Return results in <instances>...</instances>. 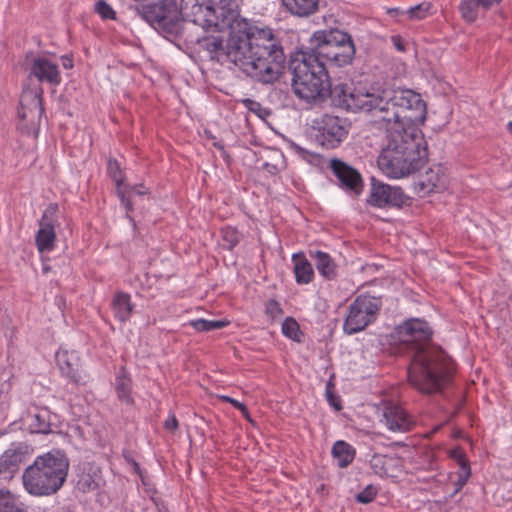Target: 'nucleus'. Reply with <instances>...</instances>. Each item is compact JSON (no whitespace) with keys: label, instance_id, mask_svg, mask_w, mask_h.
<instances>
[{"label":"nucleus","instance_id":"nucleus-14","mask_svg":"<svg viewBox=\"0 0 512 512\" xmlns=\"http://www.w3.org/2000/svg\"><path fill=\"white\" fill-rule=\"evenodd\" d=\"M39 229L35 235V245L40 253L50 252L55 248L57 241L56 228L60 226L59 208L51 203L43 211L38 222Z\"/></svg>","mask_w":512,"mask_h":512},{"label":"nucleus","instance_id":"nucleus-48","mask_svg":"<svg viewBox=\"0 0 512 512\" xmlns=\"http://www.w3.org/2000/svg\"><path fill=\"white\" fill-rule=\"evenodd\" d=\"M241 413L243 414V416L250 422H252L251 418H250V414L248 412V409L247 407L245 406V410H240Z\"/></svg>","mask_w":512,"mask_h":512},{"label":"nucleus","instance_id":"nucleus-54","mask_svg":"<svg viewBox=\"0 0 512 512\" xmlns=\"http://www.w3.org/2000/svg\"><path fill=\"white\" fill-rule=\"evenodd\" d=\"M465 481H466V480H463V481H462V480H459V483L465 484Z\"/></svg>","mask_w":512,"mask_h":512},{"label":"nucleus","instance_id":"nucleus-2","mask_svg":"<svg viewBox=\"0 0 512 512\" xmlns=\"http://www.w3.org/2000/svg\"><path fill=\"white\" fill-rule=\"evenodd\" d=\"M399 341L411 352L408 379L422 393L440 391L452 375L451 360L445 352L429 344L432 332L427 322L410 319L397 328Z\"/></svg>","mask_w":512,"mask_h":512},{"label":"nucleus","instance_id":"nucleus-49","mask_svg":"<svg viewBox=\"0 0 512 512\" xmlns=\"http://www.w3.org/2000/svg\"><path fill=\"white\" fill-rule=\"evenodd\" d=\"M63 66L68 69V68H71L73 65H72V61L70 59H67L66 61L63 62Z\"/></svg>","mask_w":512,"mask_h":512},{"label":"nucleus","instance_id":"nucleus-44","mask_svg":"<svg viewBox=\"0 0 512 512\" xmlns=\"http://www.w3.org/2000/svg\"><path fill=\"white\" fill-rule=\"evenodd\" d=\"M480 2L481 8L484 10L491 9L492 7L500 4L502 0H478Z\"/></svg>","mask_w":512,"mask_h":512},{"label":"nucleus","instance_id":"nucleus-31","mask_svg":"<svg viewBox=\"0 0 512 512\" xmlns=\"http://www.w3.org/2000/svg\"><path fill=\"white\" fill-rule=\"evenodd\" d=\"M229 324L227 320H206L196 319L191 320L189 325L192 326L198 332H208L212 330L222 329Z\"/></svg>","mask_w":512,"mask_h":512},{"label":"nucleus","instance_id":"nucleus-29","mask_svg":"<svg viewBox=\"0 0 512 512\" xmlns=\"http://www.w3.org/2000/svg\"><path fill=\"white\" fill-rule=\"evenodd\" d=\"M115 389L118 399L121 402L127 405H131L133 403V399L131 397V380L126 376L123 368L121 369V373L116 378Z\"/></svg>","mask_w":512,"mask_h":512},{"label":"nucleus","instance_id":"nucleus-9","mask_svg":"<svg viewBox=\"0 0 512 512\" xmlns=\"http://www.w3.org/2000/svg\"><path fill=\"white\" fill-rule=\"evenodd\" d=\"M135 10L139 17L154 28L171 34H178L181 30V13L176 0H160L138 5Z\"/></svg>","mask_w":512,"mask_h":512},{"label":"nucleus","instance_id":"nucleus-3","mask_svg":"<svg viewBox=\"0 0 512 512\" xmlns=\"http://www.w3.org/2000/svg\"><path fill=\"white\" fill-rule=\"evenodd\" d=\"M383 145L377 164L389 178L400 179L418 171L425 163L427 151L418 129H385Z\"/></svg>","mask_w":512,"mask_h":512},{"label":"nucleus","instance_id":"nucleus-25","mask_svg":"<svg viewBox=\"0 0 512 512\" xmlns=\"http://www.w3.org/2000/svg\"><path fill=\"white\" fill-rule=\"evenodd\" d=\"M284 6L294 15L303 17L314 13L318 0H282Z\"/></svg>","mask_w":512,"mask_h":512},{"label":"nucleus","instance_id":"nucleus-50","mask_svg":"<svg viewBox=\"0 0 512 512\" xmlns=\"http://www.w3.org/2000/svg\"><path fill=\"white\" fill-rule=\"evenodd\" d=\"M461 467H462L463 469H465V470H466L467 475H469V473H470V472H469V468H468L467 464H466L463 460L461 461Z\"/></svg>","mask_w":512,"mask_h":512},{"label":"nucleus","instance_id":"nucleus-33","mask_svg":"<svg viewBox=\"0 0 512 512\" xmlns=\"http://www.w3.org/2000/svg\"><path fill=\"white\" fill-rule=\"evenodd\" d=\"M431 8L430 2H422L406 10V15L410 20H422L431 13Z\"/></svg>","mask_w":512,"mask_h":512},{"label":"nucleus","instance_id":"nucleus-23","mask_svg":"<svg viewBox=\"0 0 512 512\" xmlns=\"http://www.w3.org/2000/svg\"><path fill=\"white\" fill-rule=\"evenodd\" d=\"M294 274L298 284H308L314 277L311 263L301 254L293 255Z\"/></svg>","mask_w":512,"mask_h":512},{"label":"nucleus","instance_id":"nucleus-6","mask_svg":"<svg viewBox=\"0 0 512 512\" xmlns=\"http://www.w3.org/2000/svg\"><path fill=\"white\" fill-rule=\"evenodd\" d=\"M292 72L294 93L306 101L325 98L328 92V73L325 65L319 60L312 61L303 49L297 52L289 62Z\"/></svg>","mask_w":512,"mask_h":512},{"label":"nucleus","instance_id":"nucleus-40","mask_svg":"<svg viewBox=\"0 0 512 512\" xmlns=\"http://www.w3.org/2000/svg\"><path fill=\"white\" fill-rule=\"evenodd\" d=\"M167 431L174 432L178 428V420L174 415L169 416L164 422Z\"/></svg>","mask_w":512,"mask_h":512},{"label":"nucleus","instance_id":"nucleus-16","mask_svg":"<svg viewBox=\"0 0 512 512\" xmlns=\"http://www.w3.org/2000/svg\"><path fill=\"white\" fill-rule=\"evenodd\" d=\"M56 363L61 374L74 384L85 385L87 383L88 377L81 368V360L76 351L59 349L56 353Z\"/></svg>","mask_w":512,"mask_h":512},{"label":"nucleus","instance_id":"nucleus-24","mask_svg":"<svg viewBox=\"0 0 512 512\" xmlns=\"http://www.w3.org/2000/svg\"><path fill=\"white\" fill-rule=\"evenodd\" d=\"M112 309L115 317L121 322L127 321L133 311L130 295L127 293H117L112 301Z\"/></svg>","mask_w":512,"mask_h":512},{"label":"nucleus","instance_id":"nucleus-17","mask_svg":"<svg viewBox=\"0 0 512 512\" xmlns=\"http://www.w3.org/2000/svg\"><path fill=\"white\" fill-rule=\"evenodd\" d=\"M330 168L339 180L341 187L353 192L355 195L361 193L363 181L356 169L338 159L330 161Z\"/></svg>","mask_w":512,"mask_h":512},{"label":"nucleus","instance_id":"nucleus-53","mask_svg":"<svg viewBox=\"0 0 512 512\" xmlns=\"http://www.w3.org/2000/svg\"><path fill=\"white\" fill-rule=\"evenodd\" d=\"M465 481H466V480H463V481H462V480H459V483L465 484Z\"/></svg>","mask_w":512,"mask_h":512},{"label":"nucleus","instance_id":"nucleus-38","mask_svg":"<svg viewBox=\"0 0 512 512\" xmlns=\"http://www.w3.org/2000/svg\"><path fill=\"white\" fill-rule=\"evenodd\" d=\"M376 495L377 489L372 485H368L363 491L356 495V500L360 503L367 504L372 502Z\"/></svg>","mask_w":512,"mask_h":512},{"label":"nucleus","instance_id":"nucleus-30","mask_svg":"<svg viewBox=\"0 0 512 512\" xmlns=\"http://www.w3.org/2000/svg\"><path fill=\"white\" fill-rule=\"evenodd\" d=\"M77 489L82 491L83 493L95 490L98 488V478L92 468H89L88 471L83 470L78 474L77 480Z\"/></svg>","mask_w":512,"mask_h":512},{"label":"nucleus","instance_id":"nucleus-11","mask_svg":"<svg viewBox=\"0 0 512 512\" xmlns=\"http://www.w3.org/2000/svg\"><path fill=\"white\" fill-rule=\"evenodd\" d=\"M380 307V299L369 295L358 296L350 305L344 323L345 332L354 334L363 330L375 319Z\"/></svg>","mask_w":512,"mask_h":512},{"label":"nucleus","instance_id":"nucleus-13","mask_svg":"<svg viewBox=\"0 0 512 512\" xmlns=\"http://www.w3.org/2000/svg\"><path fill=\"white\" fill-rule=\"evenodd\" d=\"M316 141L323 147H337L348 133L346 120L338 116L325 114L314 121Z\"/></svg>","mask_w":512,"mask_h":512},{"label":"nucleus","instance_id":"nucleus-4","mask_svg":"<svg viewBox=\"0 0 512 512\" xmlns=\"http://www.w3.org/2000/svg\"><path fill=\"white\" fill-rule=\"evenodd\" d=\"M371 101L370 113L384 129H416L414 126L426 119L425 102L420 94L410 89L372 93Z\"/></svg>","mask_w":512,"mask_h":512},{"label":"nucleus","instance_id":"nucleus-12","mask_svg":"<svg viewBox=\"0 0 512 512\" xmlns=\"http://www.w3.org/2000/svg\"><path fill=\"white\" fill-rule=\"evenodd\" d=\"M332 103L342 109L351 112L364 111L370 113L372 93L352 90L348 85L337 83L332 85L328 80L327 95Z\"/></svg>","mask_w":512,"mask_h":512},{"label":"nucleus","instance_id":"nucleus-8","mask_svg":"<svg viewBox=\"0 0 512 512\" xmlns=\"http://www.w3.org/2000/svg\"><path fill=\"white\" fill-rule=\"evenodd\" d=\"M239 0H181V23L191 22L205 30L226 28L228 20L237 17Z\"/></svg>","mask_w":512,"mask_h":512},{"label":"nucleus","instance_id":"nucleus-26","mask_svg":"<svg viewBox=\"0 0 512 512\" xmlns=\"http://www.w3.org/2000/svg\"><path fill=\"white\" fill-rule=\"evenodd\" d=\"M332 455L341 468L347 467L355 457V449L345 441H337L332 448Z\"/></svg>","mask_w":512,"mask_h":512},{"label":"nucleus","instance_id":"nucleus-41","mask_svg":"<svg viewBox=\"0 0 512 512\" xmlns=\"http://www.w3.org/2000/svg\"><path fill=\"white\" fill-rule=\"evenodd\" d=\"M218 398L224 402H228L238 410H245V405L238 400L225 395H219Z\"/></svg>","mask_w":512,"mask_h":512},{"label":"nucleus","instance_id":"nucleus-15","mask_svg":"<svg viewBox=\"0 0 512 512\" xmlns=\"http://www.w3.org/2000/svg\"><path fill=\"white\" fill-rule=\"evenodd\" d=\"M406 197L400 187H393L372 178L368 202L376 207L402 206Z\"/></svg>","mask_w":512,"mask_h":512},{"label":"nucleus","instance_id":"nucleus-32","mask_svg":"<svg viewBox=\"0 0 512 512\" xmlns=\"http://www.w3.org/2000/svg\"><path fill=\"white\" fill-rule=\"evenodd\" d=\"M481 8L478 0H461L459 10L467 22H474L478 16V9Z\"/></svg>","mask_w":512,"mask_h":512},{"label":"nucleus","instance_id":"nucleus-28","mask_svg":"<svg viewBox=\"0 0 512 512\" xmlns=\"http://www.w3.org/2000/svg\"><path fill=\"white\" fill-rule=\"evenodd\" d=\"M51 412L47 408H40L32 415L31 429L35 433L47 434L51 427Z\"/></svg>","mask_w":512,"mask_h":512},{"label":"nucleus","instance_id":"nucleus-27","mask_svg":"<svg viewBox=\"0 0 512 512\" xmlns=\"http://www.w3.org/2000/svg\"><path fill=\"white\" fill-rule=\"evenodd\" d=\"M108 172L113 179V181L116 184L117 187V194L121 200V202L124 204L127 211L132 210V203H130L129 199L126 200V192L122 190L121 186L123 185V177L120 170V166L116 160H109L108 161Z\"/></svg>","mask_w":512,"mask_h":512},{"label":"nucleus","instance_id":"nucleus-52","mask_svg":"<svg viewBox=\"0 0 512 512\" xmlns=\"http://www.w3.org/2000/svg\"><path fill=\"white\" fill-rule=\"evenodd\" d=\"M275 169H276V168H275V166H272V167L269 169V172H270V173H275V171H274Z\"/></svg>","mask_w":512,"mask_h":512},{"label":"nucleus","instance_id":"nucleus-1","mask_svg":"<svg viewBox=\"0 0 512 512\" xmlns=\"http://www.w3.org/2000/svg\"><path fill=\"white\" fill-rule=\"evenodd\" d=\"M226 28L229 36L225 43L216 36L200 41L210 58L221 63L229 61L260 83L277 81L285 67L286 56L272 30L258 28L239 16L228 20Z\"/></svg>","mask_w":512,"mask_h":512},{"label":"nucleus","instance_id":"nucleus-45","mask_svg":"<svg viewBox=\"0 0 512 512\" xmlns=\"http://www.w3.org/2000/svg\"><path fill=\"white\" fill-rule=\"evenodd\" d=\"M123 191L126 192V200L129 199V201L131 202V195L132 194H137V195H143L144 192L141 191L137 186H131L129 187V189H122Z\"/></svg>","mask_w":512,"mask_h":512},{"label":"nucleus","instance_id":"nucleus-20","mask_svg":"<svg viewBox=\"0 0 512 512\" xmlns=\"http://www.w3.org/2000/svg\"><path fill=\"white\" fill-rule=\"evenodd\" d=\"M26 447L18 445L7 449L0 457V477L9 479L18 471L24 461Z\"/></svg>","mask_w":512,"mask_h":512},{"label":"nucleus","instance_id":"nucleus-42","mask_svg":"<svg viewBox=\"0 0 512 512\" xmlns=\"http://www.w3.org/2000/svg\"><path fill=\"white\" fill-rule=\"evenodd\" d=\"M326 395H327V399H328V402L331 406H333L336 410H340L341 409V404H340V401L337 397H335L332 392L329 390V387H327V391H326Z\"/></svg>","mask_w":512,"mask_h":512},{"label":"nucleus","instance_id":"nucleus-5","mask_svg":"<svg viewBox=\"0 0 512 512\" xmlns=\"http://www.w3.org/2000/svg\"><path fill=\"white\" fill-rule=\"evenodd\" d=\"M69 460L59 450L38 456L22 475L25 490L33 496H50L57 493L66 481Z\"/></svg>","mask_w":512,"mask_h":512},{"label":"nucleus","instance_id":"nucleus-21","mask_svg":"<svg viewBox=\"0 0 512 512\" xmlns=\"http://www.w3.org/2000/svg\"><path fill=\"white\" fill-rule=\"evenodd\" d=\"M447 178L441 165L429 168L420 178L419 186L426 193L444 190Z\"/></svg>","mask_w":512,"mask_h":512},{"label":"nucleus","instance_id":"nucleus-18","mask_svg":"<svg viewBox=\"0 0 512 512\" xmlns=\"http://www.w3.org/2000/svg\"><path fill=\"white\" fill-rule=\"evenodd\" d=\"M382 421L393 432H407L413 425V421L406 412L400 406L392 403L383 408Z\"/></svg>","mask_w":512,"mask_h":512},{"label":"nucleus","instance_id":"nucleus-22","mask_svg":"<svg viewBox=\"0 0 512 512\" xmlns=\"http://www.w3.org/2000/svg\"><path fill=\"white\" fill-rule=\"evenodd\" d=\"M309 256L314 260L317 270L324 278L332 280L336 277V264L329 254L322 251H309Z\"/></svg>","mask_w":512,"mask_h":512},{"label":"nucleus","instance_id":"nucleus-47","mask_svg":"<svg viewBox=\"0 0 512 512\" xmlns=\"http://www.w3.org/2000/svg\"><path fill=\"white\" fill-rule=\"evenodd\" d=\"M129 462L131 463L134 471L137 472V473H140V466H139V464L136 461H134V460H130Z\"/></svg>","mask_w":512,"mask_h":512},{"label":"nucleus","instance_id":"nucleus-51","mask_svg":"<svg viewBox=\"0 0 512 512\" xmlns=\"http://www.w3.org/2000/svg\"><path fill=\"white\" fill-rule=\"evenodd\" d=\"M507 128L512 133V121L507 124Z\"/></svg>","mask_w":512,"mask_h":512},{"label":"nucleus","instance_id":"nucleus-39","mask_svg":"<svg viewBox=\"0 0 512 512\" xmlns=\"http://www.w3.org/2000/svg\"><path fill=\"white\" fill-rule=\"evenodd\" d=\"M266 313L272 318H276L282 315L283 311L280 304L276 300L270 299L266 304Z\"/></svg>","mask_w":512,"mask_h":512},{"label":"nucleus","instance_id":"nucleus-55","mask_svg":"<svg viewBox=\"0 0 512 512\" xmlns=\"http://www.w3.org/2000/svg\"><path fill=\"white\" fill-rule=\"evenodd\" d=\"M59 512H71L70 510H61Z\"/></svg>","mask_w":512,"mask_h":512},{"label":"nucleus","instance_id":"nucleus-7","mask_svg":"<svg viewBox=\"0 0 512 512\" xmlns=\"http://www.w3.org/2000/svg\"><path fill=\"white\" fill-rule=\"evenodd\" d=\"M303 50L309 54V59L319 60L325 66L329 63L342 67L351 64L355 56L352 37L338 29L314 32Z\"/></svg>","mask_w":512,"mask_h":512},{"label":"nucleus","instance_id":"nucleus-36","mask_svg":"<svg viewBox=\"0 0 512 512\" xmlns=\"http://www.w3.org/2000/svg\"><path fill=\"white\" fill-rule=\"evenodd\" d=\"M282 332L285 336L296 339L299 333V324L291 317H287L282 324Z\"/></svg>","mask_w":512,"mask_h":512},{"label":"nucleus","instance_id":"nucleus-34","mask_svg":"<svg viewBox=\"0 0 512 512\" xmlns=\"http://www.w3.org/2000/svg\"><path fill=\"white\" fill-rule=\"evenodd\" d=\"M389 461H391V459L385 455L374 454L370 460V467L375 474L385 476L388 475L386 466Z\"/></svg>","mask_w":512,"mask_h":512},{"label":"nucleus","instance_id":"nucleus-19","mask_svg":"<svg viewBox=\"0 0 512 512\" xmlns=\"http://www.w3.org/2000/svg\"><path fill=\"white\" fill-rule=\"evenodd\" d=\"M34 76L40 82L58 85L61 82L58 66L45 57L33 59L30 68V77Z\"/></svg>","mask_w":512,"mask_h":512},{"label":"nucleus","instance_id":"nucleus-43","mask_svg":"<svg viewBox=\"0 0 512 512\" xmlns=\"http://www.w3.org/2000/svg\"><path fill=\"white\" fill-rule=\"evenodd\" d=\"M391 41H392L394 47L398 51H400V52H404L405 51L404 40L399 35L392 36Z\"/></svg>","mask_w":512,"mask_h":512},{"label":"nucleus","instance_id":"nucleus-37","mask_svg":"<svg viewBox=\"0 0 512 512\" xmlns=\"http://www.w3.org/2000/svg\"><path fill=\"white\" fill-rule=\"evenodd\" d=\"M95 10L103 19L114 20L116 18V12L105 0H99L95 4Z\"/></svg>","mask_w":512,"mask_h":512},{"label":"nucleus","instance_id":"nucleus-10","mask_svg":"<svg viewBox=\"0 0 512 512\" xmlns=\"http://www.w3.org/2000/svg\"><path fill=\"white\" fill-rule=\"evenodd\" d=\"M43 89L41 86L24 88L20 97L18 116L21 120L20 129L27 135L37 137L39 123L44 113L42 106Z\"/></svg>","mask_w":512,"mask_h":512},{"label":"nucleus","instance_id":"nucleus-46","mask_svg":"<svg viewBox=\"0 0 512 512\" xmlns=\"http://www.w3.org/2000/svg\"><path fill=\"white\" fill-rule=\"evenodd\" d=\"M388 14L394 16V15H399V14H406V11H402L399 8H390L388 10Z\"/></svg>","mask_w":512,"mask_h":512},{"label":"nucleus","instance_id":"nucleus-35","mask_svg":"<svg viewBox=\"0 0 512 512\" xmlns=\"http://www.w3.org/2000/svg\"><path fill=\"white\" fill-rule=\"evenodd\" d=\"M221 233L223 246L228 250H232L239 243L240 234L236 229L232 227H226L222 229Z\"/></svg>","mask_w":512,"mask_h":512}]
</instances>
